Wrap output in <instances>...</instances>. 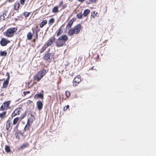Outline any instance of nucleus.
Masks as SVG:
<instances>
[{"mask_svg": "<svg viewBox=\"0 0 156 156\" xmlns=\"http://www.w3.org/2000/svg\"><path fill=\"white\" fill-rule=\"evenodd\" d=\"M23 111V110L22 108H19L16 109L11 115L12 118L16 115H20Z\"/></svg>", "mask_w": 156, "mask_h": 156, "instance_id": "obj_6", "label": "nucleus"}, {"mask_svg": "<svg viewBox=\"0 0 156 156\" xmlns=\"http://www.w3.org/2000/svg\"><path fill=\"white\" fill-rule=\"evenodd\" d=\"M58 8V7L57 6H54L52 9V12L54 13H58L59 12Z\"/></svg>", "mask_w": 156, "mask_h": 156, "instance_id": "obj_27", "label": "nucleus"}, {"mask_svg": "<svg viewBox=\"0 0 156 156\" xmlns=\"http://www.w3.org/2000/svg\"><path fill=\"white\" fill-rule=\"evenodd\" d=\"M83 15V14H82V12H81L77 14L76 17L78 19H81L82 18Z\"/></svg>", "mask_w": 156, "mask_h": 156, "instance_id": "obj_35", "label": "nucleus"}, {"mask_svg": "<svg viewBox=\"0 0 156 156\" xmlns=\"http://www.w3.org/2000/svg\"><path fill=\"white\" fill-rule=\"evenodd\" d=\"M68 39V37L66 35H63L59 37L56 42V45L58 47L63 46Z\"/></svg>", "mask_w": 156, "mask_h": 156, "instance_id": "obj_2", "label": "nucleus"}, {"mask_svg": "<svg viewBox=\"0 0 156 156\" xmlns=\"http://www.w3.org/2000/svg\"><path fill=\"white\" fill-rule=\"evenodd\" d=\"M85 0H77V1L81 3H83Z\"/></svg>", "mask_w": 156, "mask_h": 156, "instance_id": "obj_47", "label": "nucleus"}, {"mask_svg": "<svg viewBox=\"0 0 156 156\" xmlns=\"http://www.w3.org/2000/svg\"><path fill=\"white\" fill-rule=\"evenodd\" d=\"M14 0H13L12 1H13Z\"/></svg>", "mask_w": 156, "mask_h": 156, "instance_id": "obj_58", "label": "nucleus"}, {"mask_svg": "<svg viewBox=\"0 0 156 156\" xmlns=\"http://www.w3.org/2000/svg\"><path fill=\"white\" fill-rule=\"evenodd\" d=\"M41 91L42 93L36 94L34 95V99H37L39 98L41 99H43L44 98L43 94L44 91L43 90H41Z\"/></svg>", "mask_w": 156, "mask_h": 156, "instance_id": "obj_13", "label": "nucleus"}, {"mask_svg": "<svg viewBox=\"0 0 156 156\" xmlns=\"http://www.w3.org/2000/svg\"><path fill=\"white\" fill-rule=\"evenodd\" d=\"M99 55L98 54L97 56V58H98V59H99Z\"/></svg>", "mask_w": 156, "mask_h": 156, "instance_id": "obj_53", "label": "nucleus"}, {"mask_svg": "<svg viewBox=\"0 0 156 156\" xmlns=\"http://www.w3.org/2000/svg\"><path fill=\"white\" fill-rule=\"evenodd\" d=\"M17 29L16 27H11L4 33V34L7 37H11L14 36Z\"/></svg>", "mask_w": 156, "mask_h": 156, "instance_id": "obj_3", "label": "nucleus"}, {"mask_svg": "<svg viewBox=\"0 0 156 156\" xmlns=\"http://www.w3.org/2000/svg\"><path fill=\"white\" fill-rule=\"evenodd\" d=\"M48 47L46 45V44H44L40 50V53H42Z\"/></svg>", "mask_w": 156, "mask_h": 156, "instance_id": "obj_28", "label": "nucleus"}, {"mask_svg": "<svg viewBox=\"0 0 156 156\" xmlns=\"http://www.w3.org/2000/svg\"><path fill=\"white\" fill-rule=\"evenodd\" d=\"M75 20L73 18L68 23L66 26V29H69L72 26Z\"/></svg>", "mask_w": 156, "mask_h": 156, "instance_id": "obj_15", "label": "nucleus"}, {"mask_svg": "<svg viewBox=\"0 0 156 156\" xmlns=\"http://www.w3.org/2000/svg\"><path fill=\"white\" fill-rule=\"evenodd\" d=\"M93 13L94 14H93V18H94L95 17V16H94V15H95V12H93Z\"/></svg>", "mask_w": 156, "mask_h": 156, "instance_id": "obj_48", "label": "nucleus"}, {"mask_svg": "<svg viewBox=\"0 0 156 156\" xmlns=\"http://www.w3.org/2000/svg\"><path fill=\"white\" fill-rule=\"evenodd\" d=\"M30 124L29 122H27L24 129L23 132L28 131L30 128Z\"/></svg>", "mask_w": 156, "mask_h": 156, "instance_id": "obj_19", "label": "nucleus"}, {"mask_svg": "<svg viewBox=\"0 0 156 156\" xmlns=\"http://www.w3.org/2000/svg\"><path fill=\"white\" fill-rule=\"evenodd\" d=\"M47 23V21L46 20H43L40 23L39 25L40 27L42 28L43 27L46 25Z\"/></svg>", "mask_w": 156, "mask_h": 156, "instance_id": "obj_21", "label": "nucleus"}, {"mask_svg": "<svg viewBox=\"0 0 156 156\" xmlns=\"http://www.w3.org/2000/svg\"><path fill=\"white\" fill-rule=\"evenodd\" d=\"M26 115V112H25L24 113L22 114L21 115L20 118L21 119H22L24 118Z\"/></svg>", "mask_w": 156, "mask_h": 156, "instance_id": "obj_39", "label": "nucleus"}, {"mask_svg": "<svg viewBox=\"0 0 156 156\" xmlns=\"http://www.w3.org/2000/svg\"><path fill=\"white\" fill-rule=\"evenodd\" d=\"M19 126V124H17L16 126L15 127L14 130L15 132L18 131L19 132V131L18 130V127Z\"/></svg>", "mask_w": 156, "mask_h": 156, "instance_id": "obj_40", "label": "nucleus"}, {"mask_svg": "<svg viewBox=\"0 0 156 156\" xmlns=\"http://www.w3.org/2000/svg\"><path fill=\"white\" fill-rule=\"evenodd\" d=\"M93 68H94V67H92L91 68V69H89L90 70H92V69H93Z\"/></svg>", "mask_w": 156, "mask_h": 156, "instance_id": "obj_54", "label": "nucleus"}, {"mask_svg": "<svg viewBox=\"0 0 156 156\" xmlns=\"http://www.w3.org/2000/svg\"><path fill=\"white\" fill-rule=\"evenodd\" d=\"M66 7V6H65V5L63 6L62 7V9H65Z\"/></svg>", "mask_w": 156, "mask_h": 156, "instance_id": "obj_49", "label": "nucleus"}, {"mask_svg": "<svg viewBox=\"0 0 156 156\" xmlns=\"http://www.w3.org/2000/svg\"><path fill=\"white\" fill-rule=\"evenodd\" d=\"M82 28L80 24H78L69 30L68 32V35L69 36H72L74 34H79Z\"/></svg>", "mask_w": 156, "mask_h": 156, "instance_id": "obj_1", "label": "nucleus"}, {"mask_svg": "<svg viewBox=\"0 0 156 156\" xmlns=\"http://www.w3.org/2000/svg\"><path fill=\"white\" fill-rule=\"evenodd\" d=\"M32 30L33 31V33H34V30H33V29H32Z\"/></svg>", "mask_w": 156, "mask_h": 156, "instance_id": "obj_57", "label": "nucleus"}, {"mask_svg": "<svg viewBox=\"0 0 156 156\" xmlns=\"http://www.w3.org/2000/svg\"><path fill=\"white\" fill-rule=\"evenodd\" d=\"M55 22V19L54 18H51L48 21V24L50 26L52 25Z\"/></svg>", "mask_w": 156, "mask_h": 156, "instance_id": "obj_31", "label": "nucleus"}, {"mask_svg": "<svg viewBox=\"0 0 156 156\" xmlns=\"http://www.w3.org/2000/svg\"><path fill=\"white\" fill-rule=\"evenodd\" d=\"M36 28L37 29V30H36V38L37 39L38 38V32L40 30V29L38 28V26L36 27Z\"/></svg>", "mask_w": 156, "mask_h": 156, "instance_id": "obj_37", "label": "nucleus"}, {"mask_svg": "<svg viewBox=\"0 0 156 156\" xmlns=\"http://www.w3.org/2000/svg\"><path fill=\"white\" fill-rule=\"evenodd\" d=\"M29 144L28 143H27L25 144H23L20 147V149H23L26 147H28Z\"/></svg>", "mask_w": 156, "mask_h": 156, "instance_id": "obj_26", "label": "nucleus"}, {"mask_svg": "<svg viewBox=\"0 0 156 156\" xmlns=\"http://www.w3.org/2000/svg\"><path fill=\"white\" fill-rule=\"evenodd\" d=\"M20 120V118L19 117H17L14 118L13 121V125H15L16 124H19V125Z\"/></svg>", "mask_w": 156, "mask_h": 156, "instance_id": "obj_18", "label": "nucleus"}, {"mask_svg": "<svg viewBox=\"0 0 156 156\" xmlns=\"http://www.w3.org/2000/svg\"><path fill=\"white\" fill-rule=\"evenodd\" d=\"M28 116H29V118L28 119L27 122H29L31 124L35 120V117L31 113L29 114L28 115Z\"/></svg>", "mask_w": 156, "mask_h": 156, "instance_id": "obj_16", "label": "nucleus"}, {"mask_svg": "<svg viewBox=\"0 0 156 156\" xmlns=\"http://www.w3.org/2000/svg\"><path fill=\"white\" fill-rule=\"evenodd\" d=\"M10 103V101H8L4 103L0 108V111H4L7 110L9 108Z\"/></svg>", "mask_w": 156, "mask_h": 156, "instance_id": "obj_5", "label": "nucleus"}, {"mask_svg": "<svg viewBox=\"0 0 156 156\" xmlns=\"http://www.w3.org/2000/svg\"><path fill=\"white\" fill-rule=\"evenodd\" d=\"M90 10L89 9H86L84 10L83 15L84 17H86L90 13Z\"/></svg>", "mask_w": 156, "mask_h": 156, "instance_id": "obj_25", "label": "nucleus"}, {"mask_svg": "<svg viewBox=\"0 0 156 156\" xmlns=\"http://www.w3.org/2000/svg\"><path fill=\"white\" fill-rule=\"evenodd\" d=\"M69 105H67L66 107H65L64 108V111H66L67 110V109H68L69 108Z\"/></svg>", "mask_w": 156, "mask_h": 156, "instance_id": "obj_44", "label": "nucleus"}, {"mask_svg": "<svg viewBox=\"0 0 156 156\" xmlns=\"http://www.w3.org/2000/svg\"><path fill=\"white\" fill-rule=\"evenodd\" d=\"M10 42V41L7 40L5 38H2L0 41V44L2 46H5L7 45Z\"/></svg>", "mask_w": 156, "mask_h": 156, "instance_id": "obj_10", "label": "nucleus"}, {"mask_svg": "<svg viewBox=\"0 0 156 156\" xmlns=\"http://www.w3.org/2000/svg\"><path fill=\"white\" fill-rule=\"evenodd\" d=\"M36 105L38 109L39 110H41L43 106L42 102L41 101H38L36 102Z\"/></svg>", "mask_w": 156, "mask_h": 156, "instance_id": "obj_14", "label": "nucleus"}, {"mask_svg": "<svg viewBox=\"0 0 156 156\" xmlns=\"http://www.w3.org/2000/svg\"><path fill=\"white\" fill-rule=\"evenodd\" d=\"M27 104H33V101H31V100H28L27 102Z\"/></svg>", "mask_w": 156, "mask_h": 156, "instance_id": "obj_45", "label": "nucleus"}, {"mask_svg": "<svg viewBox=\"0 0 156 156\" xmlns=\"http://www.w3.org/2000/svg\"><path fill=\"white\" fill-rule=\"evenodd\" d=\"M26 0H20V3L22 5H24Z\"/></svg>", "mask_w": 156, "mask_h": 156, "instance_id": "obj_43", "label": "nucleus"}, {"mask_svg": "<svg viewBox=\"0 0 156 156\" xmlns=\"http://www.w3.org/2000/svg\"><path fill=\"white\" fill-rule=\"evenodd\" d=\"M30 93V91H24L23 92V94H24V96H25L27 94H28Z\"/></svg>", "mask_w": 156, "mask_h": 156, "instance_id": "obj_42", "label": "nucleus"}, {"mask_svg": "<svg viewBox=\"0 0 156 156\" xmlns=\"http://www.w3.org/2000/svg\"><path fill=\"white\" fill-rule=\"evenodd\" d=\"M36 38H35V39H33V41H34V42L35 41H36Z\"/></svg>", "mask_w": 156, "mask_h": 156, "instance_id": "obj_55", "label": "nucleus"}, {"mask_svg": "<svg viewBox=\"0 0 156 156\" xmlns=\"http://www.w3.org/2000/svg\"><path fill=\"white\" fill-rule=\"evenodd\" d=\"M31 82V81H30V82H28L26 83V85L27 86L28 88H31L34 84L36 83L34 82L32 84L30 85Z\"/></svg>", "mask_w": 156, "mask_h": 156, "instance_id": "obj_29", "label": "nucleus"}, {"mask_svg": "<svg viewBox=\"0 0 156 156\" xmlns=\"http://www.w3.org/2000/svg\"><path fill=\"white\" fill-rule=\"evenodd\" d=\"M81 77L80 76L78 75L74 78L73 82V86L76 87L81 82Z\"/></svg>", "mask_w": 156, "mask_h": 156, "instance_id": "obj_7", "label": "nucleus"}, {"mask_svg": "<svg viewBox=\"0 0 156 156\" xmlns=\"http://www.w3.org/2000/svg\"><path fill=\"white\" fill-rule=\"evenodd\" d=\"M98 14V13L97 12H96L95 14V16H97Z\"/></svg>", "mask_w": 156, "mask_h": 156, "instance_id": "obj_51", "label": "nucleus"}, {"mask_svg": "<svg viewBox=\"0 0 156 156\" xmlns=\"http://www.w3.org/2000/svg\"><path fill=\"white\" fill-rule=\"evenodd\" d=\"M65 94L67 98H68L70 95V92L68 90H67L66 91Z\"/></svg>", "mask_w": 156, "mask_h": 156, "instance_id": "obj_36", "label": "nucleus"}, {"mask_svg": "<svg viewBox=\"0 0 156 156\" xmlns=\"http://www.w3.org/2000/svg\"><path fill=\"white\" fill-rule=\"evenodd\" d=\"M8 1L9 2L11 3L13 1L12 0H8Z\"/></svg>", "mask_w": 156, "mask_h": 156, "instance_id": "obj_50", "label": "nucleus"}, {"mask_svg": "<svg viewBox=\"0 0 156 156\" xmlns=\"http://www.w3.org/2000/svg\"><path fill=\"white\" fill-rule=\"evenodd\" d=\"M46 73L45 69H43L41 70L34 77V80L37 81H39L45 75Z\"/></svg>", "mask_w": 156, "mask_h": 156, "instance_id": "obj_4", "label": "nucleus"}, {"mask_svg": "<svg viewBox=\"0 0 156 156\" xmlns=\"http://www.w3.org/2000/svg\"><path fill=\"white\" fill-rule=\"evenodd\" d=\"M64 25H62L58 29V32L57 33V36H58L60 35L63 32L62 27H63Z\"/></svg>", "mask_w": 156, "mask_h": 156, "instance_id": "obj_17", "label": "nucleus"}, {"mask_svg": "<svg viewBox=\"0 0 156 156\" xmlns=\"http://www.w3.org/2000/svg\"><path fill=\"white\" fill-rule=\"evenodd\" d=\"M11 122L10 120H8L6 122L5 128L8 131H10L12 127L11 126Z\"/></svg>", "mask_w": 156, "mask_h": 156, "instance_id": "obj_11", "label": "nucleus"}, {"mask_svg": "<svg viewBox=\"0 0 156 156\" xmlns=\"http://www.w3.org/2000/svg\"><path fill=\"white\" fill-rule=\"evenodd\" d=\"M23 134L22 133H20L19 131H16L15 134V136L16 138L19 140L20 139V137L21 136H23Z\"/></svg>", "mask_w": 156, "mask_h": 156, "instance_id": "obj_20", "label": "nucleus"}, {"mask_svg": "<svg viewBox=\"0 0 156 156\" xmlns=\"http://www.w3.org/2000/svg\"><path fill=\"white\" fill-rule=\"evenodd\" d=\"M6 111H4L1 113H0V118L1 119L5 118L6 115Z\"/></svg>", "mask_w": 156, "mask_h": 156, "instance_id": "obj_23", "label": "nucleus"}, {"mask_svg": "<svg viewBox=\"0 0 156 156\" xmlns=\"http://www.w3.org/2000/svg\"><path fill=\"white\" fill-rule=\"evenodd\" d=\"M5 151L8 153L10 152L11 151L10 147L8 145H6L5 146Z\"/></svg>", "mask_w": 156, "mask_h": 156, "instance_id": "obj_32", "label": "nucleus"}, {"mask_svg": "<svg viewBox=\"0 0 156 156\" xmlns=\"http://www.w3.org/2000/svg\"><path fill=\"white\" fill-rule=\"evenodd\" d=\"M35 32H36V30H37V28H36V27L35 28Z\"/></svg>", "mask_w": 156, "mask_h": 156, "instance_id": "obj_56", "label": "nucleus"}, {"mask_svg": "<svg viewBox=\"0 0 156 156\" xmlns=\"http://www.w3.org/2000/svg\"><path fill=\"white\" fill-rule=\"evenodd\" d=\"M6 16H5V15H4L3 14L2 15L0 16V19H2L3 20H5L6 19Z\"/></svg>", "mask_w": 156, "mask_h": 156, "instance_id": "obj_38", "label": "nucleus"}, {"mask_svg": "<svg viewBox=\"0 0 156 156\" xmlns=\"http://www.w3.org/2000/svg\"><path fill=\"white\" fill-rule=\"evenodd\" d=\"M7 54V53L5 51H1L0 52V55L1 56H5Z\"/></svg>", "mask_w": 156, "mask_h": 156, "instance_id": "obj_34", "label": "nucleus"}, {"mask_svg": "<svg viewBox=\"0 0 156 156\" xmlns=\"http://www.w3.org/2000/svg\"><path fill=\"white\" fill-rule=\"evenodd\" d=\"M97 0H87L86 2V3L87 5H89L92 3L95 2Z\"/></svg>", "mask_w": 156, "mask_h": 156, "instance_id": "obj_30", "label": "nucleus"}, {"mask_svg": "<svg viewBox=\"0 0 156 156\" xmlns=\"http://www.w3.org/2000/svg\"><path fill=\"white\" fill-rule=\"evenodd\" d=\"M54 54L48 53L44 55L43 58L46 61L49 60V62H50L52 58H54Z\"/></svg>", "mask_w": 156, "mask_h": 156, "instance_id": "obj_8", "label": "nucleus"}, {"mask_svg": "<svg viewBox=\"0 0 156 156\" xmlns=\"http://www.w3.org/2000/svg\"><path fill=\"white\" fill-rule=\"evenodd\" d=\"M63 4V1H61L59 2V4L57 6L58 7H60L62 6Z\"/></svg>", "mask_w": 156, "mask_h": 156, "instance_id": "obj_41", "label": "nucleus"}, {"mask_svg": "<svg viewBox=\"0 0 156 156\" xmlns=\"http://www.w3.org/2000/svg\"><path fill=\"white\" fill-rule=\"evenodd\" d=\"M20 6V5L19 2H15L14 4V9L17 10L19 9Z\"/></svg>", "mask_w": 156, "mask_h": 156, "instance_id": "obj_22", "label": "nucleus"}, {"mask_svg": "<svg viewBox=\"0 0 156 156\" xmlns=\"http://www.w3.org/2000/svg\"><path fill=\"white\" fill-rule=\"evenodd\" d=\"M33 36V34L31 32H28L27 35V39L28 40H31L32 39Z\"/></svg>", "mask_w": 156, "mask_h": 156, "instance_id": "obj_24", "label": "nucleus"}, {"mask_svg": "<svg viewBox=\"0 0 156 156\" xmlns=\"http://www.w3.org/2000/svg\"><path fill=\"white\" fill-rule=\"evenodd\" d=\"M7 13H8V10H5L4 11L3 14L4 15H5V16H7L6 14Z\"/></svg>", "mask_w": 156, "mask_h": 156, "instance_id": "obj_46", "label": "nucleus"}, {"mask_svg": "<svg viewBox=\"0 0 156 156\" xmlns=\"http://www.w3.org/2000/svg\"><path fill=\"white\" fill-rule=\"evenodd\" d=\"M55 37H51L48 40L47 44L46 45L48 47L52 44L55 41Z\"/></svg>", "mask_w": 156, "mask_h": 156, "instance_id": "obj_12", "label": "nucleus"}, {"mask_svg": "<svg viewBox=\"0 0 156 156\" xmlns=\"http://www.w3.org/2000/svg\"><path fill=\"white\" fill-rule=\"evenodd\" d=\"M4 80V79H1L0 80V82H1V81H3V80Z\"/></svg>", "mask_w": 156, "mask_h": 156, "instance_id": "obj_52", "label": "nucleus"}, {"mask_svg": "<svg viewBox=\"0 0 156 156\" xmlns=\"http://www.w3.org/2000/svg\"><path fill=\"white\" fill-rule=\"evenodd\" d=\"M6 75L8 76V77L6 80L3 83L2 88H6L9 83L10 79L9 74L8 73H6Z\"/></svg>", "mask_w": 156, "mask_h": 156, "instance_id": "obj_9", "label": "nucleus"}, {"mask_svg": "<svg viewBox=\"0 0 156 156\" xmlns=\"http://www.w3.org/2000/svg\"><path fill=\"white\" fill-rule=\"evenodd\" d=\"M30 13L31 12H24L23 13V14L24 16L25 17V18H27L29 16Z\"/></svg>", "mask_w": 156, "mask_h": 156, "instance_id": "obj_33", "label": "nucleus"}]
</instances>
